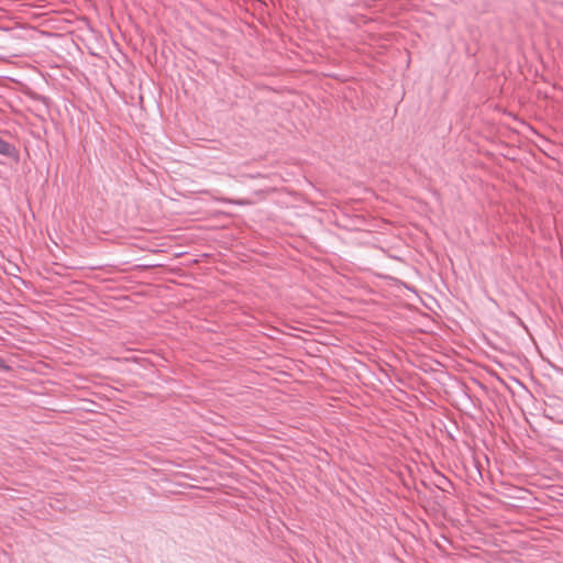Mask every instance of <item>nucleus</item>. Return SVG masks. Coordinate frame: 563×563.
<instances>
[{
  "instance_id": "nucleus-1",
  "label": "nucleus",
  "mask_w": 563,
  "mask_h": 563,
  "mask_svg": "<svg viewBox=\"0 0 563 563\" xmlns=\"http://www.w3.org/2000/svg\"><path fill=\"white\" fill-rule=\"evenodd\" d=\"M9 150V144L0 139V154H8Z\"/></svg>"
}]
</instances>
